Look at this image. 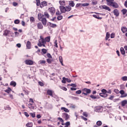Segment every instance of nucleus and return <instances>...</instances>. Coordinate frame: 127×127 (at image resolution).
<instances>
[{"label": "nucleus", "mask_w": 127, "mask_h": 127, "mask_svg": "<svg viewBox=\"0 0 127 127\" xmlns=\"http://www.w3.org/2000/svg\"><path fill=\"white\" fill-rule=\"evenodd\" d=\"M19 22H20V21L19 19H15L14 21V23L15 24H19Z\"/></svg>", "instance_id": "nucleus-34"}, {"label": "nucleus", "mask_w": 127, "mask_h": 127, "mask_svg": "<svg viewBox=\"0 0 127 127\" xmlns=\"http://www.w3.org/2000/svg\"><path fill=\"white\" fill-rule=\"evenodd\" d=\"M37 27L38 29H43V25L41 22H39L37 24Z\"/></svg>", "instance_id": "nucleus-16"}, {"label": "nucleus", "mask_w": 127, "mask_h": 127, "mask_svg": "<svg viewBox=\"0 0 127 127\" xmlns=\"http://www.w3.org/2000/svg\"><path fill=\"white\" fill-rule=\"evenodd\" d=\"M65 10L67 12L70 11L71 9H72V8H71V7L69 5L65 6Z\"/></svg>", "instance_id": "nucleus-23"}, {"label": "nucleus", "mask_w": 127, "mask_h": 127, "mask_svg": "<svg viewBox=\"0 0 127 127\" xmlns=\"http://www.w3.org/2000/svg\"><path fill=\"white\" fill-rule=\"evenodd\" d=\"M30 22H34V21H35V20L34 19V17H31L30 18Z\"/></svg>", "instance_id": "nucleus-40"}, {"label": "nucleus", "mask_w": 127, "mask_h": 127, "mask_svg": "<svg viewBox=\"0 0 127 127\" xmlns=\"http://www.w3.org/2000/svg\"><path fill=\"white\" fill-rule=\"evenodd\" d=\"M29 102V103H32V104H34V101L32 98H30Z\"/></svg>", "instance_id": "nucleus-56"}, {"label": "nucleus", "mask_w": 127, "mask_h": 127, "mask_svg": "<svg viewBox=\"0 0 127 127\" xmlns=\"http://www.w3.org/2000/svg\"><path fill=\"white\" fill-rule=\"evenodd\" d=\"M60 9L62 13H65V12H66V8H65L64 6H60Z\"/></svg>", "instance_id": "nucleus-11"}, {"label": "nucleus", "mask_w": 127, "mask_h": 127, "mask_svg": "<svg viewBox=\"0 0 127 127\" xmlns=\"http://www.w3.org/2000/svg\"><path fill=\"white\" fill-rule=\"evenodd\" d=\"M82 95L84 96H88V94H91V89L88 88H83L82 89Z\"/></svg>", "instance_id": "nucleus-4"}, {"label": "nucleus", "mask_w": 127, "mask_h": 127, "mask_svg": "<svg viewBox=\"0 0 127 127\" xmlns=\"http://www.w3.org/2000/svg\"><path fill=\"white\" fill-rule=\"evenodd\" d=\"M65 127H69V126H70V122H67L66 123H65Z\"/></svg>", "instance_id": "nucleus-57"}, {"label": "nucleus", "mask_w": 127, "mask_h": 127, "mask_svg": "<svg viewBox=\"0 0 127 127\" xmlns=\"http://www.w3.org/2000/svg\"><path fill=\"white\" fill-rule=\"evenodd\" d=\"M43 16H44V15L42 13H39L38 14V18L39 20H41L43 25H46V24H47V20L46 19V18H43Z\"/></svg>", "instance_id": "nucleus-3"}, {"label": "nucleus", "mask_w": 127, "mask_h": 127, "mask_svg": "<svg viewBox=\"0 0 127 127\" xmlns=\"http://www.w3.org/2000/svg\"><path fill=\"white\" fill-rule=\"evenodd\" d=\"M62 82V83H63L64 84L66 83V78L63 77Z\"/></svg>", "instance_id": "nucleus-53"}, {"label": "nucleus", "mask_w": 127, "mask_h": 127, "mask_svg": "<svg viewBox=\"0 0 127 127\" xmlns=\"http://www.w3.org/2000/svg\"><path fill=\"white\" fill-rule=\"evenodd\" d=\"M53 94H54V91H53V90L48 89L47 91V95H48V96H50V97H53Z\"/></svg>", "instance_id": "nucleus-7"}, {"label": "nucleus", "mask_w": 127, "mask_h": 127, "mask_svg": "<svg viewBox=\"0 0 127 127\" xmlns=\"http://www.w3.org/2000/svg\"><path fill=\"white\" fill-rule=\"evenodd\" d=\"M5 109L10 111V110H11V108L9 107V106L7 105V106L5 107Z\"/></svg>", "instance_id": "nucleus-52"}, {"label": "nucleus", "mask_w": 127, "mask_h": 127, "mask_svg": "<svg viewBox=\"0 0 127 127\" xmlns=\"http://www.w3.org/2000/svg\"><path fill=\"white\" fill-rule=\"evenodd\" d=\"M24 115L25 116V117H27V118H28V117H29V115L27 112H24Z\"/></svg>", "instance_id": "nucleus-58"}, {"label": "nucleus", "mask_w": 127, "mask_h": 127, "mask_svg": "<svg viewBox=\"0 0 127 127\" xmlns=\"http://www.w3.org/2000/svg\"><path fill=\"white\" fill-rule=\"evenodd\" d=\"M83 4L81 3H77L75 5L76 8H78V7H82L83 6Z\"/></svg>", "instance_id": "nucleus-28"}, {"label": "nucleus", "mask_w": 127, "mask_h": 127, "mask_svg": "<svg viewBox=\"0 0 127 127\" xmlns=\"http://www.w3.org/2000/svg\"><path fill=\"white\" fill-rule=\"evenodd\" d=\"M25 63L26 65H33V62L30 60L25 61Z\"/></svg>", "instance_id": "nucleus-10"}, {"label": "nucleus", "mask_w": 127, "mask_h": 127, "mask_svg": "<svg viewBox=\"0 0 127 127\" xmlns=\"http://www.w3.org/2000/svg\"><path fill=\"white\" fill-rule=\"evenodd\" d=\"M46 63V61L45 60H40V64H45Z\"/></svg>", "instance_id": "nucleus-45"}, {"label": "nucleus", "mask_w": 127, "mask_h": 127, "mask_svg": "<svg viewBox=\"0 0 127 127\" xmlns=\"http://www.w3.org/2000/svg\"><path fill=\"white\" fill-rule=\"evenodd\" d=\"M89 5H90L89 3H82V6H89Z\"/></svg>", "instance_id": "nucleus-46"}, {"label": "nucleus", "mask_w": 127, "mask_h": 127, "mask_svg": "<svg viewBox=\"0 0 127 127\" xmlns=\"http://www.w3.org/2000/svg\"><path fill=\"white\" fill-rule=\"evenodd\" d=\"M122 79L123 81H127V76H123L122 77Z\"/></svg>", "instance_id": "nucleus-49"}, {"label": "nucleus", "mask_w": 127, "mask_h": 127, "mask_svg": "<svg viewBox=\"0 0 127 127\" xmlns=\"http://www.w3.org/2000/svg\"><path fill=\"white\" fill-rule=\"evenodd\" d=\"M47 62L48 64H51L52 63V60L51 59H47Z\"/></svg>", "instance_id": "nucleus-38"}, {"label": "nucleus", "mask_w": 127, "mask_h": 127, "mask_svg": "<svg viewBox=\"0 0 127 127\" xmlns=\"http://www.w3.org/2000/svg\"><path fill=\"white\" fill-rule=\"evenodd\" d=\"M28 108H29V109L30 110H35V105H34V103H29L28 105Z\"/></svg>", "instance_id": "nucleus-8"}, {"label": "nucleus", "mask_w": 127, "mask_h": 127, "mask_svg": "<svg viewBox=\"0 0 127 127\" xmlns=\"http://www.w3.org/2000/svg\"><path fill=\"white\" fill-rule=\"evenodd\" d=\"M90 97L91 98V99H97V97L93 95H91Z\"/></svg>", "instance_id": "nucleus-59"}, {"label": "nucleus", "mask_w": 127, "mask_h": 127, "mask_svg": "<svg viewBox=\"0 0 127 127\" xmlns=\"http://www.w3.org/2000/svg\"><path fill=\"white\" fill-rule=\"evenodd\" d=\"M103 9H105L106 10H108V11H111V8L110 7L106 5H103L101 6Z\"/></svg>", "instance_id": "nucleus-13"}, {"label": "nucleus", "mask_w": 127, "mask_h": 127, "mask_svg": "<svg viewBox=\"0 0 127 127\" xmlns=\"http://www.w3.org/2000/svg\"><path fill=\"white\" fill-rule=\"evenodd\" d=\"M61 110L64 111V112H65V113H69V110L65 107H61Z\"/></svg>", "instance_id": "nucleus-21"}, {"label": "nucleus", "mask_w": 127, "mask_h": 127, "mask_svg": "<svg viewBox=\"0 0 127 127\" xmlns=\"http://www.w3.org/2000/svg\"><path fill=\"white\" fill-rule=\"evenodd\" d=\"M59 60H60V62L61 64L62 65V66H64V64H63V58H62V56L59 57Z\"/></svg>", "instance_id": "nucleus-27"}, {"label": "nucleus", "mask_w": 127, "mask_h": 127, "mask_svg": "<svg viewBox=\"0 0 127 127\" xmlns=\"http://www.w3.org/2000/svg\"><path fill=\"white\" fill-rule=\"evenodd\" d=\"M26 47H27V49H31V42H30V41H28L27 42Z\"/></svg>", "instance_id": "nucleus-14"}, {"label": "nucleus", "mask_w": 127, "mask_h": 127, "mask_svg": "<svg viewBox=\"0 0 127 127\" xmlns=\"http://www.w3.org/2000/svg\"><path fill=\"white\" fill-rule=\"evenodd\" d=\"M10 85L12 86L13 87H15V86H16V82L14 81H12L10 83Z\"/></svg>", "instance_id": "nucleus-24"}, {"label": "nucleus", "mask_w": 127, "mask_h": 127, "mask_svg": "<svg viewBox=\"0 0 127 127\" xmlns=\"http://www.w3.org/2000/svg\"><path fill=\"white\" fill-rule=\"evenodd\" d=\"M62 14V12L61 11L60 12L59 10H57V11L56 13V15H57V16L61 15V14Z\"/></svg>", "instance_id": "nucleus-35"}, {"label": "nucleus", "mask_w": 127, "mask_h": 127, "mask_svg": "<svg viewBox=\"0 0 127 127\" xmlns=\"http://www.w3.org/2000/svg\"><path fill=\"white\" fill-rule=\"evenodd\" d=\"M119 93L121 94V95H124V93H125V91L124 90H121L119 91Z\"/></svg>", "instance_id": "nucleus-64"}, {"label": "nucleus", "mask_w": 127, "mask_h": 127, "mask_svg": "<svg viewBox=\"0 0 127 127\" xmlns=\"http://www.w3.org/2000/svg\"><path fill=\"white\" fill-rule=\"evenodd\" d=\"M127 104V100H125L122 101L121 102V106L122 107H125Z\"/></svg>", "instance_id": "nucleus-20"}, {"label": "nucleus", "mask_w": 127, "mask_h": 127, "mask_svg": "<svg viewBox=\"0 0 127 127\" xmlns=\"http://www.w3.org/2000/svg\"><path fill=\"white\" fill-rule=\"evenodd\" d=\"M59 3L60 4H61V5L63 6V5H66V3L65 2V0H60L59 1Z\"/></svg>", "instance_id": "nucleus-25"}, {"label": "nucleus", "mask_w": 127, "mask_h": 127, "mask_svg": "<svg viewBox=\"0 0 127 127\" xmlns=\"http://www.w3.org/2000/svg\"><path fill=\"white\" fill-rule=\"evenodd\" d=\"M49 12L52 15H54L55 13V8L51 7L48 9Z\"/></svg>", "instance_id": "nucleus-6"}, {"label": "nucleus", "mask_w": 127, "mask_h": 127, "mask_svg": "<svg viewBox=\"0 0 127 127\" xmlns=\"http://www.w3.org/2000/svg\"><path fill=\"white\" fill-rule=\"evenodd\" d=\"M121 98H126V97H127V93H124V94H122L121 95Z\"/></svg>", "instance_id": "nucleus-44"}, {"label": "nucleus", "mask_w": 127, "mask_h": 127, "mask_svg": "<svg viewBox=\"0 0 127 127\" xmlns=\"http://www.w3.org/2000/svg\"><path fill=\"white\" fill-rule=\"evenodd\" d=\"M69 6H71V7H74V6H75V3H74L73 1H69Z\"/></svg>", "instance_id": "nucleus-18"}, {"label": "nucleus", "mask_w": 127, "mask_h": 127, "mask_svg": "<svg viewBox=\"0 0 127 127\" xmlns=\"http://www.w3.org/2000/svg\"><path fill=\"white\" fill-rule=\"evenodd\" d=\"M63 119H64L65 121H68L70 119V116L67 113H64Z\"/></svg>", "instance_id": "nucleus-9"}, {"label": "nucleus", "mask_w": 127, "mask_h": 127, "mask_svg": "<svg viewBox=\"0 0 127 127\" xmlns=\"http://www.w3.org/2000/svg\"><path fill=\"white\" fill-rule=\"evenodd\" d=\"M96 125L97 126H101V125H102V121H97L96 123Z\"/></svg>", "instance_id": "nucleus-41"}, {"label": "nucleus", "mask_w": 127, "mask_h": 127, "mask_svg": "<svg viewBox=\"0 0 127 127\" xmlns=\"http://www.w3.org/2000/svg\"><path fill=\"white\" fill-rule=\"evenodd\" d=\"M33 126V124L32 123H28L26 125V127H32Z\"/></svg>", "instance_id": "nucleus-31"}, {"label": "nucleus", "mask_w": 127, "mask_h": 127, "mask_svg": "<svg viewBox=\"0 0 127 127\" xmlns=\"http://www.w3.org/2000/svg\"><path fill=\"white\" fill-rule=\"evenodd\" d=\"M18 4V3H17V2H13L12 5H13V6H16Z\"/></svg>", "instance_id": "nucleus-63"}, {"label": "nucleus", "mask_w": 127, "mask_h": 127, "mask_svg": "<svg viewBox=\"0 0 127 127\" xmlns=\"http://www.w3.org/2000/svg\"><path fill=\"white\" fill-rule=\"evenodd\" d=\"M49 25L50 26V27H52L53 28L57 27V25L56 24H53L51 22H49Z\"/></svg>", "instance_id": "nucleus-17"}, {"label": "nucleus", "mask_w": 127, "mask_h": 127, "mask_svg": "<svg viewBox=\"0 0 127 127\" xmlns=\"http://www.w3.org/2000/svg\"><path fill=\"white\" fill-rule=\"evenodd\" d=\"M70 86H71V87H77V85L75 84L74 83H72L71 84H70Z\"/></svg>", "instance_id": "nucleus-62"}, {"label": "nucleus", "mask_w": 127, "mask_h": 127, "mask_svg": "<svg viewBox=\"0 0 127 127\" xmlns=\"http://www.w3.org/2000/svg\"><path fill=\"white\" fill-rule=\"evenodd\" d=\"M38 84L40 86H41V87H43V86H44V83H43V82H41V81H39L38 82Z\"/></svg>", "instance_id": "nucleus-48"}, {"label": "nucleus", "mask_w": 127, "mask_h": 127, "mask_svg": "<svg viewBox=\"0 0 127 127\" xmlns=\"http://www.w3.org/2000/svg\"><path fill=\"white\" fill-rule=\"evenodd\" d=\"M114 92L116 93V94H119L120 93V91L116 89H114Z\"/></svg>", "instance_id": "nucleus-60"}, {"label": "nucleus", "mask_w": 127, "mask_h": 127, "mask_svg": "<svg viewBox=\"0 0 127 127\" xmlns=\"http://www.w3.org/2000/svg\"><path fill=\"white\" fill-rule=\"evenodd\" d=\"M127 10L126 9H123L122 10L123 14H126L127 13Z\"/></svg>", "instance_id": "nucleus-50"}, {"label": "nucleus", "mask_w": 127, "mask_h": 127, "mask_svg": "<svg viewBox=\"0 0 127 127\" xmlns=\"http://www.w3.org/2000/svg\"><path fill=\"white\" fill-rule=\"evenodd\" d=\"M115 36H116V34H115V33H112L111 34V38H115Z\"/></svg>", "instance_id": "nucleus-55"}, {"label": "nucleus", "mask_w": 127, "mask_h": 127, "mask_svg": "<svg viewBox=\"0 0 127 127\" xmlns=\"http://www.w3.org/2000/svg\"><path fill=\"white\" fill-rule=\"evenodd\" d=\"M50 36H48L44 39L42 36H41L37 44L38 46L39 47H42V46L43 47H46V43L50 42Z\"/></svg>", "instance_id": "nucleus-1"}, {"label": "nucleus", "mask_w": 127, "mask_h": 127, "mask_svg": "<svg viewBox=\"0 0 127 127\" xmlns=\"http://www.w3.org/2000/svg\"><path fill=\"white\" fill-rule=\"evenodd\" d=\"M44 16H45L46 18H49V14L47 12H45L43 14Z\"/></svg>", "instance_id": "nucleus-29"}, {"label": "nucleus", "mask_w": 127, "mask_h": 127, "mask_svg": "<svg viewBox=\"0 0 127 127\" xmlns=\"http://www.w3.org/2000/svg\"><path fill=\"white\" fill-rule=\"evenodd\" d=\"M110 33H109V32H107L106 33V40H108V39H109L110 36Z\"/></svg>", "instance_id": "nucleus-36"}, {"label": "nucleus", "mask_w": 127, "mask_h": 127, "mask_svg": "<svg viewBox=\"0 0 127 127\" xmlns=\"http://www.w3.org/2000/svg\"><path fill=\"white\" fill-rule=\"evenodd\" d=\"M54 46H55V47H56V48H58L57 40H55V41L54 42Z\"/></svg>", "instance_id": "nucleus-43"}, {"label": "nucleus", "mask_w": 127, "mask_h": 127, "mask_svg": "<svg viewBox=\"0 0 127 127\" xmlns=\"http://www.w3.org/2000/svg\"><path fill=\"white\" fill-rule=\"evenodd\" d=\"M82 93V91L79 90L75 92V94H77V95H80Z\"/></svg>", "instance_id": "nucleus-51"}, {"label": "nucleus", "mask_w": 127, "mask_h": 127, "mask_svg": "<svg viewBox=\"0 0 127 127\" xmlns=\"http://www.w3.org/2000/svg\"><path fill=\"white\" fill-rule=\"evenodd\" d=\"M58 120L59 121H60V122H61V123H64V120H63V119H62L60 117L58 118Z\"/></svg>", "instance_id": "nucleus-47"}, {"label": "nucleus", "mask_w": 127, "mask_h": 127, "mask_svg": "<svg viewBox=\"0 0 127 127\" xmlns=\"http://www.w3.org/2000/svg\"><path fill=\"white\" fill-rule=\"evenodd\" d=\"M107 5L112 6L114 8H118L119 7V4L115 1V0H106Z\"/></svg>", "instance_id": "nucleus-2"}, {"label": "nucleus", "mask_w": 127, "mask_h": 127, "mask_svg": "<svg viewBox=\"0 0 127 127\" xmlns=\"http://www.w3.org/2000/svg\"><path fill=\"white\" fill-rule=\"evenodd\" d=\"M47 56L48 58L52 59V56H51V55L50 53H48L47 54Z\"/></svg>", "instance_id": "nucleus-42"}, {"label": "nucleus", "mask_w": 127, "mask_h": 127, "mask_svg": "<svg viewBox=\"0 0 127 127\" xmlns=\"http://www.w3.org/2000/svg\"><path fill=\"white\" fill-rule=\"evenodd\" d=\"M5 92L6 93H7L8 94H9V93L11 92V88H10V87H8L7 89L5 90Z\"/></svg>", "instance_id": "nucleus-30"}, {"label": "nucleus", "mask_w": 127, "mask_h": 127, "mask_svg": "<svg viewBox=\"0 0 127 127\" xmlns=\"http://www.w3.org/2000/svg\"><path fill=\"white\" fill-rule=\"evenodd\" d=\"M9 32H10V31L8 30H5L4 31L3 35H4L5 36H7V35H8V34H9Z\"/></svg>", "instance_id": "nucleus-22"}, {"label": "nucleus", "mask_w": 127, "mask_h": 127, "mask_svg": "<svg viewBox=\"0 0 127 127\" xmlns=\"http://www.w3.org/2000/svg\"><path fill=\"white\" fill-rule=\"evenodd\" d=\"M30 116L32 118H35V114L34 113H30Z\"/></svg>", "instance_id": "nucleus-61"}, {"label": "nucleus", "mask_w": 127, "mask_h": 127, "mask_svg": "<svg viewBox=\"0 0 127 127\" xmlns=\"http://www.w3.org/2000/svg\"><path fill=\"white\" fill-rule=\"evenodd\" d=\"M102 93L101 94H107V90L105 89H103L101 90Z\"/></svg>", "instance_id": "nucleus-54"}, {"label": "nucleus", "mask_w": 127, "mask_h": 127, "mask_svg": "<svg viewBox=\"0 0 127 127\" xmlns=\"http://www.w3.org/2000/svg\"><path fill=\"white\" fill-rule=\"evenodd\" d=\"M58 20H61L62 19H63V16L61 15H58L57 17Z\"/></svg>", "instance_id": "nucleus-32"}, {"label": "nucleus", "mask_w": 127, "mask_h": 127, "mask_svg": "<svg viewBox=\"0 0 127 127\" xmlns=\"http://www.w3.org/2000/svg\"><path fill=\"white\" fill-rule=\"evenodd\" d=\"M100 97H102V98H107L108 97V94L105 93H100Z\"/></svg>", "instance_id": "nucleus-26"}, {"label": "nucleus", "mask_w": 127, "mask_h": 127, "mask_svg": "<svg viewBox=\"0 0 127 127\" xmlns=\"http://www.w3.org/2000/svg\"><path fill=\"white\" fill-rule=\"evenodd\" d=\"M121 30L123 33H126L127 32V27H122Z\"/></svg>", "instance_id": "nucleus-19"}, {"label": "nucleus", "mask_w": 127, "mask_h": 127, "mask_svg": "<svg viewBox=\"0 0 127 127\" xmlns=\"http://www.w3.org/2000/svg\"><path fill=\"white\" fill-rule=\"evenodd\" d=\"M95 111L97 112L98 113H102L103 112V107L101 106L96 107Z\"/></svg>", "instance_id": "nucleus-5"}, {"label": "nucleus", "mask_w": 127, "mask_h": 127, "mask_svg": "<svg viewBox=\"0 0 127 127\" xmlns=\"http://www.w3.org/2000/svg\"><path fill=\"white\" fill-rule=\"evenodd\" d=\"M41 3H40V0H36V5L37 6H40V4Z\"/></svg>", "instance_id": "nucleus-39"}, {"label": "nucleus", "mask_w": 127, "mask_h": 127, "mask_svg": "<svg viewBox=\"0 0 127 127\" xmlns=\"http://www.w3.org/2000/svg\"><path fill=\"white\" fill-rule=\"evenodd\" d=\"M113 13L116 15V16H119L120 15V12H119V10L117 9H115L113 11Z\"/></svg>", "instance_id": "nucleus-15"}, {"label": "nucleus", "mask_w": 127, "mask_h": 127, "mask_svg": "<svg viewBox=\"0 0 127 127\" xmlns=\"http://www.w3.org/2000/svg\"><path fill=\"white\" fill-rule=\"evenodd\" d=\"M41 51L43 53V54H46V53H47V50L45 49H42L41 50Z\"/></svg>", "instance_id": "nucleus-37"}, {"label": "nucleus", "mask_w": 127, "mask_h": 127, "mask_svg": "<svg viewBox=\"0 0 127 127\" xmlns=\"http://www.w3.org/2000/svg\"><path fill=\"white\" fill-rule=\"evenodd\" d=\"M120 51L123 55H125V54L126 53V52L125 51V50L123 49V48H121L120 49Z\"/></svg>", "instance_id": "nucleus-33"}, {"label": "nucleus", "mask_w": 127, "mask_h": 127, "mask_svg": "<svg viewBox=\"0 0 127 127\" xmlns=\"http://www.w3.org/2000/svg\"><path fill=\"white\" fill-rule=\"evenodd\" d=\"M44 6H47V2L44 1L41 2L40 7L42 8L44 7Z\"/></svg>", "instance_id": "nucleus-12"}]
</instances>
